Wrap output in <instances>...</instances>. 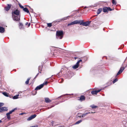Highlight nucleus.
<instances>
[{"label":"nucleus","mask_w":127,"mask_h":127,"mask_svg":"<svg viewBox=\"0 0 127 127\" xmlns=\"http://www.w3.org/2000/svg\"><path fill=\"white\" fill-rule=\"evenodd\" d=\"M79 22L80 25H82L83 26H88L90 25L91 22V21H87L84 22L83 20H79Z\"/></svg>","instance_id":"1"},{"label":"nucleus","mask_w":127,"mask_h":127,"mask_svg":"<svg viewBox=\"0 0 127 127\" xmlns=\"http://www.w3.org/2000/svg\"><path fill=\"white\" fill-rule=\"evenodd\" d=\"M63 32L62 31H57L56 33V37L58 39H62L63 37Z\"/></svg>","instance_id":"2"},{"label":"nucleus","mask_w":127,"mask_h":127,"mask_svg":"<svg viewBox=\"0 0 127 127\" xmlns=\"http://www.w3.org/2000/svg\"><path fill=\"white\" fill-rule=\"evenodd\" d=\"M4 103H2L0 102V112L3 111H7L8 109L7 108L5 107H1L4 105Z\"/></svg>","instance_id":"3"},{"label":"nucleus","mask_w":127,"mask_h":127,"mask_svg":"<svg viewBox=\"0 0 127 127\" xmlns=\"http://www.w3.org/2000/svg\"><path fill=\"white\" fill-rule=\"evenodd\" d=\"M21 15H12V17L13 20L16 21H18L20 20Z\"/></svg>","instance_id":"4"},{"label":"nucleus","mask_w":127,"mask_h":127,"mask_svg":"<svg viewBox=\"0 0 127 127\" xmlns=\"http://www.w3.org/2000/svg\"><path fill=\"white\" fill-rule=\"evenodd\" d=\"M12 15H21L20 11L19 10L17 9L13 11L12 12Z\"/></svg>","instance_id":"5"},{"label":"nucleus","mask_w":127,"mask_h":127,"mask_svg":"<svg viewBox=\"0 0 127 127\" xmlns=\"http://www.w3.org/2000/svg\"><path fill=\"white\" fill-rule=\"evenodd\" d=\"M79 23H80L79 22V20H76L68 23L67 25L68 26L75 24H79Z\"/></svg>","instance_id":"6"},{"label":"nucleus","mask_w":127,"mask_h":127,"mask_svg":"<svg viewBox=\"0 0 127 127\" xmlns=\"http://www.w3.org/2000/svg\"><path fill=\"white\" fill-rule=\"evenodd\" d=\"M11 4H7V6L4 7V10L7 11H9L11 7Z\"/></svg>","instance_id":"7"},{"label":"nucleus","mask_w":127,"mask_h":127,"mask_svg":"<svg viewBox=\"0 0 127 127\" xmlns=\"http://www.w3.org/2000/svg\"><path fill=\"white\" fill-rule=\"evenodd\" d=\"M36 116V115L35 114L32 115L29 117L27 119V120L28 121H30L35 118Z\"/></svg>","instance_id":"8"},{"label":"nucleus","mask_w":127,"mask_h":127,"mask_svg":"<svg viewBox=\"0 0 127 127\" xmlns=\"http://www.w3.org/2000/svg\"><path fill=\"white\" fill-rule=\"evenodd\" d=\"M125 69V67H121L119 71L118 72V73L117 74V76L119 75L123 71L124 69Z\"/></svg>","instance_id":"9"},{"label":"nucleus","mask_w":127,"mask_h":127,"mask_svg":"<svg viewBox=\"0 0 127 127\" xmlns=\"http://www.w3.org/2000/svg\"><path fill=\"white\" fill-rule=\"evenodd\" d=\"M101 90V89H100L97 90L93 91L91 92V93L92 95H96V94L100 92Z\"/></svg>","instance_id":"10"},{"label":"nucleus","mask_w":127,"mask_h":127,"mask_svg":"<svg viewBox=\"0 0 127 127\" xmlns=\"http://www.w3.org/2000/svg\"><path fill=\"white\" fill-rule=\"evenodd\" d=\"M43 87V84H41L40 85L37 86L35 89V90H38L41 89Z\"/></svg>","instance_id":"11"},{"label":"nucleus","mask_w":127,"mask_h":127,"mask_svg":"<svg viewBox=\"0 0 127 127\" xmlns=\"http://www.w3.org/2000/svg\"><path fill=\"white\" fill-rule=\"evenodd\" d=\"M66 19L67 17H64L61 19H59L56 20V22H62V21H64L66 20Z\"/></svg>","instance_id":"12"},{"label":"nucleus","mask_w":127,"mask_h":127,"mask_svg":"<svg viewBox=\"0 0 127 127\" xmlns=\"http://www.w3.org/2000/svg\"><path fill=\"white\" fill-rule=\"evenodd\" d=\"M45 101L46 103H49L51 102V100L48 98H45Z\"/></svg>","instance_id":"13"},{"label":"nucleus","mask_w":127,"mask_h":127,"mask_svg":"<svg viewBox=\"0 0 127 127\" xmlns=\"http://www.w3.org/2000/svg\"><path fill=\"white\" fill-rule=\"evenodd\" d=\"M85 99V97L83 95H81L79 99V100L82 101L84 100Z\"/></svg>","instance_id":"14"},{"label":"nucleus","mask_w":127,"mask_h":127,"mask_svg":"<svg viewBox=\"0 0 127 127\" xmlns=\"http://www.w3.org/2000/svg\"><path fill=\"white\" fill-rule=\"evenodd\" d=\"M23 10L25 12H26L27 13H29V14L30 15L29 10L26 7L24 8L23 9Z\"/></svg>","instance_id":"15"},{"label":"nucleus","mask_w":127,"mask_h":127,"mask_svg":"<svg viewBox=\"0 0 127 127\" xmlns=\"http://www.w3.org/2000/svg\"><path fill=\"white\" fill-rule=\"evenodd\" d=\"M4 32V28L0 27V32L2 33Z\"/></svg>","instance_id":"16"},{"label":"nucleus","mask_w":127,"mask_h":127,"mask_svg":"<svg viewBox=\"0 0 127 127\" xmlns=\"http://www.w3.org/2000/svg\"><path fill=\"white\" fill-rule=\"evenodd\" d=\"M107 7H104L103 8V11L104 12H108L107 10Z\"/></svg>","instance_id":"17"},{"label":"nucleus","mask_w":127,"mask_h":127,"mask_svg":"<svg viewBox=\"0 0 127 127\" xmlns=\"http://www.w3.org/2000/svg\"><path fill=\"white\" fill-rule=\"evenodd\" d=\"M102 9L101 8L98 9L97 11V13L98 15L100 14L102 11Z\"/></svg>","instance_id":"18"},{"label":"nucleus","mask_w":127,"mask_h":127,"mask_svg":"<svg viewBox=\"0 0 127 127\" xmlns=\"http://www.w3.org/2000/svg\"><path fill=\"white\" fill-rule=\"evenodd\" d=\"M17 109L16 108H14L11 111H10L8 113L9 114H10L12 113L15 111V110Z\"/></svg>","instance_id":"19"},{"label":"nucleus","mask_w":127,"mask_h":127,"mask_svg":"<svg viewBox=\"0 0 127 127\" xmlns=\"http://www.w3.org/2000/svg\"><path fill=\"white\" fill-rule=\"evenodd\" d=\"M6 115L7 119L9 120H10L11 118L10 114L7 113L6 114Z\"/></svg>","instance_id":"20"},{"label":"nucleus","mask_w":127,"mask_h":127,"mask_svg":"<svg viewBox=\"0 0 127 127\" xmlns=\"http://www.w3.org/2000/svg\"><path fill=\"white\" fill-rule=\"evenodd\" d=\"M79 66L77 65L76 64L75 65H74L72 67L74 69H75L78 68Z\"/></svg>","instance_id":"21"},{"label":"nucleus","mask_w":127,"mask_h":127,"mask_svg":"<svg viewBox=\"0 0 127 127\" xmlns=\"http://www.w3.org/2000/svg\"><path fill=\"white\" fill-rule=\"evenodd\" d=\"M19 96V95H15L13 97V98L14 99H16L18 98V96Z\"/></svg>","instance_id":"22"},{"label":"nucleus","mask_w":127,"mask_h":127,"mask_svg":"<svg viewBox=\"0 0 127 127\" xmlns=\"http://www.w3.org/2000/svg\"><path fill=\"white\" fill-rule=\"evenodd\" d=\"M30 78H28L27 80L25 82V83L26 84H28L29 82V81L30 80Z\"/></svg>","instance_id":"23"},{"label":"nucleus","mask_w":127,"mask_h":127,"mask_svg":"<svg viewBox=\"0 0 127 127\" xmlns=\"http://www.w3.org/2000/svg\"><path fill=\"white\" fill-rule=\"evenodd\" d=\"M90 107H91L92 108H94L97 107V106H95L94 105H91Z\"/></svg>","instance_id":"24"},{"label":"nucleus","mask_w":127,"mask_h":127,"mask_svg":"<svg viewBox=\"0 0 127 127\" xmlns=\"http://www.w3.org/2000/svg\"><path fill=\"white\" fill-rule=\"evenodd\" d=\"M82 61V60L80 59V60H79L78 61L76 64L77 65H78L79 66V63L80 62H81Z\"/></svg>","instance_id":"25"},{"label":"nucleus","mask_w":127,"mask_h":127,"mask_svg":"<svg viewBox=\"0 0 127 127\" xmlns=\"http://www.w3.org/2000/svg\"><path fill=\"white\" fill-rule=\"evenodd\" d=\"M112 4H114L115 5L117 3V2L115 0H112Z\"/></svg>","instance_id":"26"},{"label":"nucleus","mask_w":127,"mask_h":127,"mask_svg":"<svg viewBox=\"0 0 127 127\" xmlns=\"http://www.w3.org/2000/svg\"><path fill=\"white\" fill-rule=\"evenodd\" d=\"M38 69L39 72L41 73V71L42 69L41 66H39L38 67Z\"/></svg>","instance_id":"27"},{"label":"nucleus","mask_w":127,"mask_h":127,"mask_svg":"<svg viewBox=\"0 0 127 127\" xmlns=\"http://www.w3.org/2000/svg\"><path fill=\"white\" fill-rule=\"evenodd\" d=\"M82 121L81 120L78 121L77 122L75 123V124H78L82 122Z\"/></svg>","instance_id":"28"},{"label":"nucleus","mask_w":127,"mask_h":127,"mask_svg":"<svg viewBox=\"0 0 127 127\" xmlns=\"http://www.w3.org/2000/svg\"><path fill=\"white\" fill-rule=\"evenodd\" d=\"M5 96H8V95L5 92H4L2 93Z\"/></svg>","instance_id":"29"},{"label":"nucleus","mask_w":127,"mask_h":127,"mask_svg":"<svg viewBox=\"0 0 127 127\" xmlns=\"http://www.w3.org/2000/svg\"><path fill=\"white\" fill-rule=\"evenodd\" d=\"M23 25L22 23H19V27H20V28H22V27L23 26Z\"/></svg>","instance_id":"30"},{"label":"nucleus","mask_w":127,"mask_h":127,"mask_svg":"<svg viewBox=\"0 0 127 127\" xmlns=\"http://www.w3.org/2000/svg\"><path fill=\"white\" fill-rule=\"evenodd\" d=\"M19 5L20 6V7L21 8H22V9H23L24 8V7L22 6V5H21V4L20 3H19Z\"/></svg>","instance_id":"31"},{"label":"nucleus","mask_w":127,"mask_h":127,"mask_svg":"<svg viewBox=\"0 0 127 127\" xmlns=\"http://www.w3.org/2000/svg\"><path fill=\"white\" fill-rule=\"evenodd\" d=\"M118 81V79L117 78H116L113 81V83H114Z\"/></svg>","instance_id":"32"},{"label":"nucleus","mask_w":127,"mask_h":127,"mask_svg":"<svg viewBox=\"0 0 127 127\" xmlns=\"http://www.w3.org/2000/svg\"><path fill=\"white\" fill-rule=\"evenodd\" d=\"M48 83V82L47 81H46L45 82L43 83L42 84H43V86H44V85H47V84Z\"/></svg>","instance_id":"33"},{"label":"nucleus","mask_w":127,"mask_h":127,"mask_svg":"<svg viewBox=\"0 0 127 127\" xmlns=\"http://www.w3.org/2000/svg\"><path fill=\"white\" fill-rule=\"evenodd\" d=\"M47 26L48 27H50L52 26V24L51 23H47Z\"/></svg>","instance_id":"34"},{"label":"nucleus","mask_w":127,"mask_h":127,"mask_svg":"<svg viewBox=\"0 0 127 127\" xmlns=\"http://www.w3.org/2000/svg\"><path fill=\"white\" fill-rule=\"evenodd\" d=\"M107 10L108 11H111L112 10V9H111L110 7H107Z\"/></svg>","instance_id":"35"},{"label":"nucleus","mask_w":127,"mask_h":127,"mask_svg":"<svg viewBox=\"0 0 127 127\" xmlns=\"http://www.w3.org/2000/svg\"><path fill=\"white\" fill-rule=\"evenodd\" d=\"M63 70V69L62 68L61 69V70L60 71V72H59L58 74H57V75H59L62 72V71Z\"/></svg>","instance_id":"36"},{"label":"nucleus","mask_w":127,"mask_h":127,"mask_svg":"<svg viewBox=\"0 0 127 127\" xmlns=\"http://www.w3.org/2000/svg\"><path fill=\"white\" fill-rule=\"evenodd\" d=\"M80 107L78 106H77L76 107V109L77 110H78L80 109Z\"/></svg>","instance_id":"37"},{"label":"nucleus","mask_w":127,"mask_h":127,"mask_svg":"<svg viewBox=\"0 0 127 127\" xmlns=\"http://www.w3.org/2000/svg\"><path fill=\"white\" fill-rule=\"evenodd\" d=\"M39 74V73H37V74L34 77V79H35L36 78L37 76Z\"/></svg>","instance_id":"38"},{"label":"nucleus","mask_w":127,"mask_h":127,"mask_svg":"<svg viewBox=\"0 0 127 127\" xmlns=\"http://www.w3.org/2000/svg\"><path fill=\"white\" fill-rule=\"evenodd\" d=\"M33 10L32 9H31V10H30V11L31 12H33Z\"/></svg>","instance_id":"39"},{"label":"nucleus","mask_w":127,"mask_h":127,"mask_svg":"<svg viewBox=\"0 0 127 127\" xmlns=\"http://www.w3.org/2000/svg\"><path fill=\"white\" fill-rule=\"evenodd\" d=\"M90 113V112H89V113H86L85 114H84V115H87V114H89V113Z\"/></svg>","instance_id":"40"},{"label":"nucleus","mask_w":127,"mask_h":127,"mask_svg":"<svg viewBox=\"0 0 127 127\" xmlns=\"http://www.w3.org/2000/svg\"><path fill=\"white\" fill-rule=\"evenodd\" d=\"M28 26L29 27L30 26V24H31L30 23H29V24H28Z\"/></svg>","instance_id":"41"},{"label":"nucleus","mask_w":127,"mask_h":127,"mask_svg":"<svg viewBox=\"0 0 127 127\" xmlns=\"http://www.w3.org/2000/svg\"><path fill=\"white\" fill-rule=\"evenodd\" d=\"M28 24V22H27L26 23L25 25H27Z\"/></svg>","instance_id":"42"},{"label":"nucleus","mask_w":127,"mask_h":127,"mask_svg":"<svg viewBox=\"0 0 127 127\" xmlns=\"http://www.w3.org/2000/svg\"><path fill=\"white\" fill-rule=\"evenodd\" d=\"M61 81H62V82H61V83H62L63 82V79H61Z\"/></svg>","instance_id":"43"},{"label":"nucleus","mask_w":127,"mask_h":127,"mask_svg":"<svg viewBox=\"0 0 127 127\" xmlns=\"http://www.w3.org/2000/svg\"><path fill=\"white\" fill-rule=\"evenodd\" d=\"M77 58V57H74V59H75V60Z\"/></svg>","instance_id":"44"},{"label":"nucleus","mask_w":127,"mask_h":127,"mask_svg":"<svg viewBox=\"0 0 127 127\" xmlns=\"http://www.w3.org/2000/svg\"><path fill=\"white\" fill-rule=\"evenodd\" d=\"M54 122V121H52V125H53V123Z\"/></svg>","instance_id":"45"},{"label":"nucleus","mask_w":127,"mask_h":127,"mask_svg":"<svg viewBox=\"0 0 127 127\" xmlns=\"http://www.w3.org/2000/svg\"><path fill=\"white\" fill-rule=\"evenodd\" d=\"M53 106H51V107H49V108H48V109H49V108H52V107H53Z\"/></svg>","instance_id":"46"},{"label":"nucleus","mask_w":127,"mask_h":127,"mask_svg":"<svg viewBox=\"0 0 127 127\" xmlns=\"http://www.w3.org/2000/svg\"><path fill=\"white\" fill-rule=\"evenodd\" d=\"M30 127H35L34 126H31Z\"/></svg>","instance_id":"47"},{"label":"nucleus","mask_w":127,"mask_h":127,"mask_svg":"<svg viewBox=\"0 0 127 127\" xmlns=\"http://www.w3.org/2000/svg\"><path fill=\"white\" fill-rule=\"evenodd\" d=\"M49 78H47L46 80H48L49 79Z\"/></svg>","instance_id":"48"},{"label":"nucleus","mask_w":127,"mask_h":127,"mask_svg":"<svg viewBox=\"0 0 127 127\" xmlns=\"http://www.w3.org/2000/svg\"><path fill=\"white\" fill-rule=\"evenodd\" d=\"M2 122V121L1 120H0V123H1Z\"/></svg>","instance_id":"49"},{"label":"nucleus","mask_w":127,"mask_h":127,"mask_svg":"<svg viewBox=\"0 0 127 127\" xmlns=\"http://www.w3.org/2000/svg\"><path fill=\"white\" fill-rule=\"evenodd\" d=\"M23 113H21V114H21V115H23Z\"/></svg>","instance_id":"50"}]
</instances>
